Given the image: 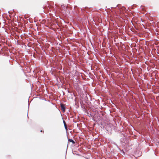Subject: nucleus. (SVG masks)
I'll return each instance as SVG.
<instances>
[{
  "instance_id": "obj_1",
  "label": "nucleus",
  "mask_w": 159,
  "mask_h": 159,
  "mask_svg": "<svg viewBox=\"0 0 159 159\" xmlns=\"http://www.w3.org/2000/svg\"><path fill=\"white\" fill-rule=\"evenodd\" d=\"M61 107L62 111H64L65 110V107L64 105L62 104H61Z\"/></svg>"
},
{
  "instance_id": "obj_2",
  "label": "nucleus",
  "mask_w": 159,
  "mask_h": 159,
  "mask_svg": "<svg viewBox=\"0 0 159 159\" xmlns=\"http://www.w3.org/2000/svg\"><path fill=\"white\" fill-rule=\"evenodd\" d=\"M68 141L69 142H70L72 143H73V144H75V142L72 139H68Z\"/></svg>"
},
{
  "instance_id": "obj_3",
  "label": "nucleus",
  "mask_w": 159,
  "mask_h": 159,
  "mask_svg": "<svg viewBox=\"0 0 159 159\" xmlns=\"http://www.w3.org/2000/svg\"><path fill=\"white\" fill-rule=\"evenodd\" d=\"M63 123H64V124L65 129H67V125H66V123L64 120H63Z\"/></svg>"
},
{
  "instance_id": "obj_4",
  "label": "nucleus",
  "mask_w": 159,
  "mask_h": 159,
  "mask_svg": "<svg viewBox=\"0 0 159 159\" xmlns=\"http://www.w3.org/2000/svg\"><path fill=\"white\" fill-rule=\"evenodd\" d=\"M40 131H41V132H43V133H44V131H43V130H41Z\"/></svg>"
}]
</instances>
